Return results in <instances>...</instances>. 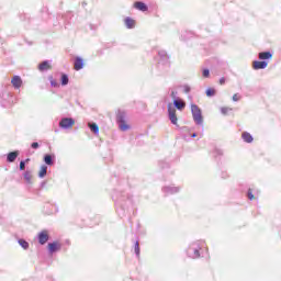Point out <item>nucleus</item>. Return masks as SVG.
Segmentation results:
<instances>
[{"instance_id": "nucleus-31", "label": "nucleus", "mask_w": 281, "mask_h": 281, "mask_svg": "<svg viewBox=\"0 0 281 281\" xmlns=\"http://www.w3.org/2000/svg\"><path fill=\"white\" fill-rule=\"evenodd\" d=\"M50 87L57 88V87H60V85L57 83L56 80H54L53 78H50Z\"/></svg>"}, {"instance_id": "nucleus-13", "label": "nucleus", "mask_w": 281, "mask_h": 281, "mask_svg": "<svg viewBox=\"0 0 281 281\" xmlns=\"http://www.w3.org/2000/svg\"><path fill=\"white\" fill-rule=\"evenodd\" d=\"M16 157H19V151H11L7 156V161H9V164H13V161H16Z\"/></svg>"}, {"instance_id": "nucleus-26", "label": "nucleus", "mask_w": 281, "mask_h": 281, "mask_svg": "<svg viewBox=\"0 0 281 281\" xmlns=\"http://www.w3.org/2000/svg\"><path fill=\"white\" fill-rule=\"evenodd\" d=\"M206 95H207V98H213V95H216V90L213 88H209L206 90Z\"/></svg>"}, {"instance_id": "nucleus-33", "label": "nucleus", "mask_w": 281, "mask_h": 281, "mask_svg": "<svg viewBox=\"0 0 281 281\" xmlns=\"http://www.w3.org/2000/svg\"><path fill=\"white\" fill-rule=\"evenodd\" d=\"M240 100V95L238 93L233 95V102H238Z\"/></svg>"}, {"instance_id": "nucleus-20", "label": "nucleus", "mask_w": 281, "mask_h": 281, "mask_svg": "<svg viewBox=\"0 0 281 281\" xmlns=\"http://www.w3.org/2000/svg\"><path fill=\"white\" fill-rule=\"evenodd\" d=\"M158 56L162 63H168V53L166 50H158Z\"/></svg>"}, {"instance_id": "nucleus-14", "label": "nucleus", "mask_w": 281, "mask_h": 281, "mask_svg": "<svg viewBox=\"0 0 281 281\" xmlns=\"http://www.w3.org/2000/svg\"><path fill=\"white\" fill-rule=\"evenodd\" d=\"M58 249H60V246L58 243L54 241L48 244L49 254H55V251H58Z\"/></svg>"}, {"instance_id": "nucleus-29", "label": "nucleus", "mask_w": 281, "mask_h": 281, "mask_svg": "<svg viewBox=\"0 0 281 281\" xmlns=\"http://www.w3.org/2000/svg\"><path fill=\"white\" fill-rule=\"evenodd\" d=\"M170 95H171L172 100H179V98H177V95H178L177 90H171Z\"/></svg>"}, {"instance_id": "nucleus-10", "label": "nucleus", "mask_w": 281, "mask_h": 281, "mask_svg": "<svg viewBox=\"0 0 281 281\" xmlns=\"http://www.w3.org/2000/svg\"><path fill=\"white\" fill-rule=\"evenodd\" d=\"M74 67L76 71H80V69L85 67V61L82 60L81 57L75 58Z\"/></svg>"}, {"instance_id": "nucleus-34", "label": "nucleus", "mask_w": 281, "mask_h": 281, "mask_svg": "<svg viewBox=\"0 0 281 281\" xmlns=\"http://www.w3.org/2000/svg\"><path fill=\"white\" fill-rule=\"evenodd\" d=\"M20 170H25V161L24 160L20 161Z\"/></svg>"}, {"instance_id": "nucleus-24", "label": "nucleus", "mask_w": 281, "mask_h": 281, "mask_svg": "<svg viewBox=\"0 0 281 281\" xmlns=\"http://www.w3.org/2000/svg\"><path fill=\"white\" fill-rule=\"evenodd\" d=\"M19 245L22 249H30V243L25 241V239H19Z\"/></svg>"}, {"instance_id": "nucleus-36", "label": "nucleus", "mask_w": 281, "mask_h": 281, "mask_svg": "<svg viewBox=\"0 0 281 281\" xmlns=\"http://www.w3.org/2000/svg\"><path fill=\"white\" fill-rule=\"evenodd\" d=\"M184 93H190V86H184Z\"/></svg>"}, {"instance_id": "nucleus-8", "label": "nucleus", "mask_w": 281, "mask_h": 281, "mask_svg": "<svg viewBox=\"0 0 281 281\" xmlns=\"http://www.w3.org/2000/svg\"><path fill=\"white\" fill-rule=\"evenodd\" d=\"M134 8L136 10H139L140 12H148V5H146V3L142 2V1H136L134 3Z\"/></svg>"}, {"instance_id": "nucleus-18", "label": "nucleus", "mask_w": 281, "mask_h": 281, "mask_svg": "<svg viewBox=\"0 0 281 281\" xmlns=\"http://www.w3.org/2000/svg\"><path fill=\"white\" fill-rule=\"evenodd\" d=\"M52 66L49 65V61L45 60L42 64H40L38 69L40 71H47V69H50Z\"/></svg>"}, {"instance_id": "nucleus-3", "label": "nucleus", "mask_w": 281, "mask_h": 281, "mask_svg": "<svg viewBox=\"0 0 281 281\" xmlns=\"http://www.w3.org/2000/svg\"><path fill=\"white\" fill-rule=\"evenodd\" d=\"M167 109L171 124L177 125V122H179V119L177 117V110L172 106V103H169Z\"/></svg>"}, {"instance_id": "nucleus-17", "label": "nucleus", "mask_w": 281, "mask_h": 281, "mask_svg": "<svg viewBox=\"0 0 281 281\" xmlns=\"http://www.w3.org/2000/svg\"><path fill=\"white\" fill-rule=\"evenodd\" d=\"M44 162L46 164V166H54V156L46 154L44 156Z\"/></svg>"}, {"instance_id": "nucleus-23", "label": "nucleus", "mask_w": 281, "mask_h": 281, "mask_svg": "<svg viewBox=\"0 0 281 281\" xmlns=\"http://www.w3.org/2000/svg\"><path fill=\"white\" fill-rule=\"evenodd\" d=\"M67 85H69V76H67L66 74H63L61 75V86L67 87Z\"/></svg>"}, {"instance_id": "nucleus-11", "label": "nucleus", "mask_w": 281, "mask_h": 281, "mask_svg": "<svg viewBox=\"0 0 281 281\" xmlns=\"http://www.w3.org/2000/svg\"><path fill=\"white\" fill-rule=\"evenodd\" d=\"M267 65H269V63L267 61H254L252 63V69H267Z\"/></svg>"}, {"instance_id": "nucleus-16", "label": "nucleus", "mask_w": 281, "mask_h": 281, "mask_svg": "<svg viewBox=\"0 0 281 281\" xmlns=\"http://www.w3.org/2000/svg\"><path fill=\"white\" fill-rule=\"evenodd\" d=\"M241 138L244 139V142H246V144H251V142H254V136H251V134H249L248 132H244L241 134Z\"/></svg>"}, {"instance_id": "nucleus-2", "label": "nucleus", "mask_w": 281, "mask_h": 281, "mask_svg": "<svg viewBox=\"0 0 281 281\" xmlns=\"http://www.w3.org/2000/svg\"><path fill=\"white\" fill-rule=\"evenodd\" d=\"M191 113L193 115V121L195 122V124H198L199 126L203 125V114L201 113V109L198 108L196 104L191 105Z\"/></svg>"}, {"instance_id": "nucleus-25", "label": "nucleus", "mask_w": 281, "mask_h": 281, "mask_svg": "<svg viewBox=\"0 0 281 281\" xmlns=\"http://www.w3.org/2000/svg\"><path fill=\"white\" fill-rule=\"evenodd\" d=\"M24 180L26 181V183H32V172L26 171L24 173Z\"/></svg>"}, {"instance_id": "nucleus-7", "label": "nucleus", "mask_w": 281, "mask_h": 281, "mask_svg": "<svg viewBox=\"0 0 281 281\" xmlns=\"http://www.w3.org/2000/svg\"><path fill=\"white\" fill-rule=\"evenodd\" d=\"M11 85L14 87V89H21L23 80L19 76H14L11 80Z\"/></svg>"}, {"instance_id": "nucleus-30", "label": "nucleus", "mask_w": 281, "mask_h": 281, "mask_svg": "<svg viewBox=\"0 0 281 281\" xmlns=\"http://www.w3.org/2000/svg\"><path fill=\"white\" fill-rule=\"evenodd\" d=\"M202 76H203V78H210V69H204L202 71Z\"/></svg>"}, {"instance_id": "nucleus-21", "label": "nucleus", "mask_w": 281, "mask_h": 281, "mask_svg": "<svg viewBox=\"0 0 281 281\" xmlns=\"http://www.w3.org/2000/svg\"><path fill=\"white\" fill-rule=\"evenodd\" d=\"M90 131L94 133V135H98L100 133V127L95 123H89L88 124Z\"/></svg>"}, {"instance_id": "nucleus-1", "label": "nucleus", "mask_w": 281, "mask_h": 281, "mask_svg": "<svg viewBox=\"0 0 281 281\" xmlns=\"http://www.w3.org/2000/svg\"><path fill=\"white\" fill-rule=\"evenodd\" d=\"M201 247H203V241L192 243L187 250V255L189 256V258H200L201 254L199 251H201Z\"/></svg>"}, {"instance_id": "nucleus-5", "label": "nucleus", "mask_w": 281, "mask_h": 281, "mask_svg": "<svg viewBox=\"0 0 281 281\" xmlns=\"http://www.w3.org/2000/svg\"><path fill=\"white\" fill-rule=\"evenodd\" d=\"M74 124H76V121H74V119H69V117H64L59 122L60 128H71V126H74Z\"/></svg>"}, {"instance_id": "nucleus-27", "label": "nucleus", "mask_w": 281, "mask_h": 281, "mask_svg": "<svg viewBox=\"0 0 281 281\" xmlns=\"http://www.w3.org/2000/svg\"><path fill=\"white\" fill-rule=\"evenodd\" d=\"M228 111H232V108H221L222 115H227Z\"/></svg>"}, {"instance_id": "nucleus-38", "label": "nucleus", "mask_w": 281, "mask_h": 281, "mask_svg": "<svg viewBox=\"0 0 281 281\" xmlns=\"http://www.w3.org/2000/svg\"><path fill=\"white\" fill-rule=\"evenodd\" d=\"M217 155H223V150L217 149Z\"/></svg>"}, {"instance_id": "nucleus-39", "label": "nucleus", "mask_w": 281, "mask_h": 281, "mask_svg": "<svg viewBox=\"0 0 281 281\" xmlns=\"http://www.w3.org/2000/svg\"><path fill=\"white\" fill-rule=\"evenodd\" d=\"M191 137H196V133H193V134L191 135Z\"/></svg>"}, {"instance_id": "nucleus-6", "label": "nucleus", "mask_w": 281, "mask_h": 281, "mask_svg": "<svg viewBox=\"0 0 281 281\" xmlns=\"http://www.w3.org/2000/svg\"><path fill=\"white\" fill-rule=\"evenodd\" d=\"M49 240V235L47 234V231H43L38 234V243L40 245H45Z\"/></svg>"}, {"instance_id": "nucleus-15", "label": "nucleus", "mask_w": 281, "mask_h": 281, "mask_svg": "<svg viewBox=\"0 0 281 281\" xmlns=\"http://www.w3.org/2000/svg\"><path fill=\"white\" fill-rule=\"evenodd\" d=\"M269 58H273V54H271V52L259 53V60H269Z\"/></svg>"}, {"instance_id": "nucleus-37", "label": "nucleus", "mask_w": 281, "mask_h": 281, "mask_svg": "<svg viewBox=\"0 0 281 281\" xmlns=\"http://www.w3.org/2000/svg\"><path fill=\"white\" fill-rule=\"evenodd\" d=\"M220 85H225V77H222V78L220 79Z\"/></svg>"}, {"instance_id": "nucleus-32", "label": "nucleus", "mask_w": 281, "mask_h": 281, "mask_svg": "<svg viewBox=\"0 0 281 281\" xmlns=\"http://www.w3.org/2000/svg\"><path fill=\"white\" fill-rule=\"evenodd\" d=\"M247 196L249 201H254L255 196H254V193L251 192V189L248 190Z\"/></svg>"}, {"instance_id": "nucleus-9", "label": "nucleus", "mask_w": 281, "mask_h": 281, "mask_svg": "<svg viewBox=\"0 0 281 281\" xmlns=\"http://www.w3.org/2000/svg\"><path fill=\"white\" fill-rule=\"evenodd\" d=\"M173 106L178 109V111H183L186 109V102L181 99H175Z\"/></svg>"}, {"instance_id": "nucleus-28", "label": "nucleus", "mask_w": 281, "mask_h": 281, "mask_svg": "<svg viewBox=\"0 0 281 281\" xmlns=\"http://www.w3.org/2000/svg\"><path fill=\"white\" fill-rule=\"evenodd\" d=\"M134 251H135L136 256H139V241L135 243Z\"/></svg>"}, {"instance_id": "nucleus-22", "label": "nucleus", "mask_w": 281, "mask_h": 281, "mask_svg": "<svg viewBox=\"0 0 281 281\" xmlns=\"http://www.w3.org/2000/svg\"><path fill=\"white\" fill-rule=\"evenodd\" d=\"M46 175H47V166L43 165V166L41 167L38 177H40V179H43Z\"/></svg>"}, {"instance_id": "nucleus-4", "label": "nucleus", "mask_w": 281, "mask_h": 281, "mask_svg": "<svg viewBox=\"0 0 281 281\" xmlns=\"http://www.w3.org/2000/svg\"><path fill=\"white\" fill-rule=\"evenodd\" d=\"M116 120H117L119 127L121 128V131H128V128H131V126H128V124H126V121H124V112H119Z\"/></svg>"}, {"instance_id": "nucleus-12", "label": "nucleus", "mask_w": 281, "mask_h": 281, "mask_svg": "<svg viewBox=\"0 0 281 281\" xmlns=\"http://www.w3.org/2000/svg\"><path fill=\"white\" fill-rule=\"evenodd\" d=\"M162 191L165 194H177V192H179V187H164Z\"/></svg>"}, {"instance_id": "nucleus-35", "label": "nucleus", "mask_w": 281, "mask_h": 281, "mask_svg": "<svg viewBox=\"0 0 281 281\" xmlns=\"http://www.w3.org/2000/svg\"><path fill=\"white\" fill-rule=\"evenodd\" d=\"M38 143H32V145H31V148H34L35 150H36V148H38Z\"/></svg>"}, {"instance_id": "nucleus-19", "label": "nucleus", "mask_w": 281, "mask_h": 281, "mask_svg": "<svg viewBox=\"0 0 281 281\" xmlns=\"http://www.w3.org/2000/svg\"><path fill=\"white\" fill-rule=\"evenodd\" d=\"M125 25H126L127 30H133V27H135V20H133L131 18H126Z\"/></svg>"}]
</instances>
